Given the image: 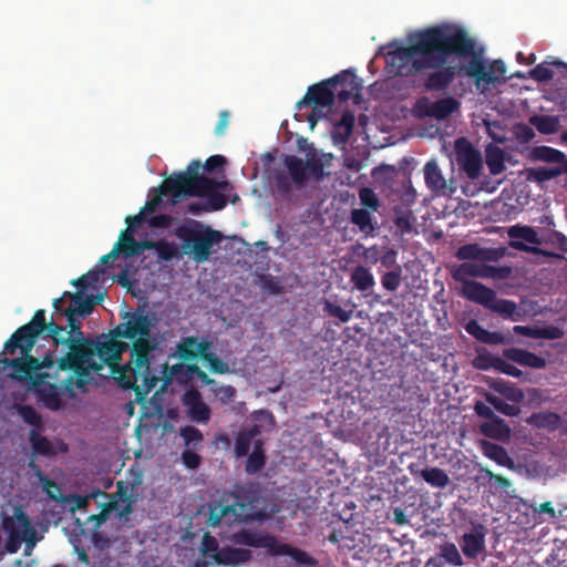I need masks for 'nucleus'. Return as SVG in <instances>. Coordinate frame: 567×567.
Wrapping results in <instances>:
<instances>
[{"label":"nucleus","instance_id":"nucleus-36","mask_svg":"<svg viewBox=\"0 0 567 567\" xmlns=\"http://www.w3.org/2000/svg\"><path fill=\"white\" fill-rule=\"evenodd\" d=\"M485 162L492 175H498L506 169L505 152L499 146L489 144L486 147Z\"/></svg>","mask_w":567,"mask_h":567},{"label":"nucleus","instance_id":"nucleus-2","mask_svg":"<svg viewBox=\"0 0 567 567\" xmlns=\"http://www.w3.org/2000/svg\"><path fill=\"white\" fill-rule=\"evenodd\" d=\"M409 40L408 47H400L398 42L393 41L381 48V53L385 59L386 74L409 76L429 70L430 66L439 65L443 62L440 56L425 58L433 50H464L460 38L450 34L446 29H439L437 25L415 32L410 35Z\"/></svg>","mask_w":567,"mask_h":567},{"label":"nucleus","instance_id":"nucleus-50","mask_svg":"<svg viewBox=\"0 0 567 567\" xmlns=\"http://www.w3.org/2000/svg\"><path fill=\"white\" fill-rule=\"evenodd\" d=\"M485 400L488 404H491L496 411L506 415V416H517L519 413V408L515 404H509L505 402L503 399L492 394L485 393Z\"/></svg>","mask_w":567,"mask_h":567},{"label":"nucleus","instance_id":"nucleus-28","mask_svg":"<svg viewBox=\"0 0 567 567\" xmlns=\"http://www.w3.org/2000/svg\"><path fill=\"white\" fill-rule=\"evenodd\" d=\"M134 233H130V230H122L118 240L115 243V247L121 249V254L125 257H134L142 254L146 248L145 243H138L134 236Z\"/></svg>","mask_w":567,"mask_h":567},{"label":"nucleus","instance_id":"nucleus-30","mask_svg":"<svg viewBox=\"0 0 567 567\" xmlns=\"http://www.w3.org/2000/svg\"><path fill=\"white\" fill-rule=\"evenodd\" d=\"M43 430L31 429L29 431V442L33 454L42 456H54L56 451L53 443L41 434Z\"/></svg>","mask_w":567,"mask_h":567},{"label":"nucleus","instance_id":"nucleus-19","mask_svg":"<svg viewBox=\"0 0 567 567\" xmlns=\"http://www.w3.org/2000/svg\"><path fill=\"white\" fill-rule=\"evenodd\" d=\"M40 334L30 328V326L23 324L19 327L12 336L4 343V352L14 354L19 348L22 355H27L31 352L37 338Z\"/></svg>","mask_w":567,"mask_h":567},{"label":"nucleus","instance_id":"nucleus-34","mask_svg":"<svg viewBox=\"0 0 567 567\" xmlns=\"http://www.w3.org/2000/svg\"><path fill=\"white\" fill-rule=\"evenodd\" d=\"M513 330L516 334L535 339H558L563 336L561 330L556 327L538 328L529 326H515Z\"/></svg>","mask_w":567,"mask_h":567},{"label":"nucleus","instance_id":"nucleus-33","mask_svg":"<svg viewBox=\"0 0 567 567\" xmlns=\"http://www.w3.org/2000/svg\"><path fill=\"white\" fill-rule=\"evenodd\" d=\"M38 399L43 403V405L51 410L58 411L62 406V399L59 392V389L55 384H43L42 386L35 390Z\"/></svg>","mask_w":567,"mask_h":567},{"label":"nucleus","instance_id":"nucleus-38","mask_svg":"<svg viewBox=\"0 0 567 567\" xmlns=\"http://www.w3.org/2000/svg\"><path fill=\"white\" fill-rule=\"evenodd\" d=\"M214 558L219 565H238L250 558V551L243 548H223Z\"/></svg>","mask_w":567,"mask_h":567},{"label":"nucleus","instance_id":"nucleus-13","mask_svg":"<svg viewBox=\"0 0 567 567\" xmlns=\"http://www.w3.org/2000/svg\"><path fill=\"white\" fill-rule=\"evenodd\" d=\"M468 58L471 60L466 65V76L475 79L477 86L481 82L493 84L505 76L506 65L502 60H494L486 65L484 60L475 52Z\"/></svg>","mask_w":567,"mask_h":567},{"label":"nucleus","instance_id":"nucleus-42","mask_svg":"<svg viewBox=\"0 0 567 567\" xmlns=\"http://www.w3.org/2000/svg\"><path fill=\"white\" fill-rule=\"evenodd\" d=\"M289 556L291 557L296 563L300 565H312L315 564V559L309 556L306 551L292 547L291 545L278 543L277 550L275 556Z\"/></svg>","mask_w":567,"mask_h":567},{"label":"nucleus","instance_id":"nucleus-5","mask_svg":"<svg viewBox=\"0 0 567 567\" xmlns=\"http://www.w3.org/2000/svg\"><path fill=\"white\" fill-rule=\"evenodd\" d=\"M332 159V154L318 153L315 148L307 152L306 161L297 155H284V168L276 169L274 174L277 192L286 197L302 189L310 181H322L324 168L331 165Z\"/></svg>","mask_w":567,"mask_h":567},{"label":"nucleus","instance_id":"nucleus-48","mask_svg":"<svg viewBox=\"0 0 567 567\" xmlns=\"http://www.w3.org/2000/svg\"><path fill=\"white\" fill-rule=\"evenodd\" d=\"M439 558L453 567L463 566V558L454 543H444L440 547Z\"/></svg>","mask_w":567,"mask_h":567},{"label":"nucleus","instance_id":"nucleus-26","mask_svg":"<svg viewBox=\"0 0 567 567\" xmlns=\"http://www.w3.org/2000/svg\"><path fill=\"white\" fill-rule=\"evenodd\" d=\"M527 424L547 431H556L560 423V415L550 411L534 412L526 419Z\"/></svg>","mask_w":567,"mask_h":567},{"label":"nucleus","instance_id":"nucleus-59","mask_svg":"<svg viewBox=\"0 0 567 567\" xmlns=\"http://www.w3.org/2000/svg\"><path fill=\"white\" fill-rule=\"evenodd\" d=\"M401 268L396 266L393 270L382 276L381 285L388 291H395L401 286Z\"/></svg>","mask_w":567,"mask_h":567},{"label":"nucleus","instance_id":"nucleus-15","mask_svg":"<svg viewBox=\"0 0 567 567\" xmlns=\"http://www.w3.org/2000/svg\"><path fill=\"white\" fill-rule=\"evenodd\" d=\"M182 405L185 408L187 419L196 424H208L212 419V409L203 400L200 392L190 388L181 396Z\"/></svg>","mask_w":567,"mask_h":567},{"label":"nucleus","instance_id":"nucleus-56","mask_svg":"<svg viewBox=\"0 0 567 567\" xmlns=\"http://www.w3.org/2000/svg\"><path fill=\"white\" fill-rule=\"evenodd\" d=\"M147 248H155L159 259L169 261L176 256V247L173 243L159 240L156 243L146 241Z\"/></svg>","mask_w":567,"mask_h":567},{"label":"nucleus","instance_id":"nucleus-44","mask_svg":"<svg viewBox=\"0 0 567 567\" xmlns=\"http://www.w3.org/2000/svg\"><path fill=\"white\" fill-rule=\"evenodd\" d=\"M142 484V476L140 474L135 475L131 482L118 481L116 483V492L120 502H126L136 499L134 492Z\"/></svg>","mask_w":567,"mask_h":567},{"label":"nucleus","instance_id":"nucleus-9","mask_svg":"<svg viewBox=\"0 0 567 567\" xmlns=\"http://www.w3.org/2000/svg\"><path fill=\"white\" fill-rule=\"evenodd\" d=\"M464 298L467 300L482 305L484 308L491 310L512 321H518L522 318L520 310L513 300L498 299L496 292L481 282H467L464 288Z\"/></svg>","mask_w":567,"mask_h":567},{"label":"nucleus","instance_id":"nucleus-55","mask_svg":"<svg viewBox=\"0 0 567 567\" xmlns=\"http://www.w3.org/2000/svg\"><path fill=\"white\" fill-rule=\"evenodd\" d=\"M513 270L509 266H492L483 262L481 278L506 280L511 277Z\"/></svg>","mask_w":567,"mask_h":567},{"label":"nucleus","instance_id":"nucleus-4","mask_svg":"<svg viewBox=\"0 0 567 567\" xmlns=\"http://www.w3.org/2000/svg\"><path fill=\"white\" fill-rule=\"evenodd\" d=\"M228 183L218 182L206 177L202 172V162L192 161L184 172L171 175L166 178V186L174 193V203L188 197H205L208 212L220 210L227 205L224 194L217 192L225 189Z\"/></svg>","mask_w":567,"mask_h":567},{"label":"nucleus","instance_id":"nucleus-54","mask_svg":"<svg viewBox=\"0 0 567 567\" xmlns=\"http://www.w3.org/2000/svg\"><path fill=\"white\" fill-rule=\"evenodd\" d=\"M511 238H519L533 245H539L540 240L537 231L529 226H514L508 230Z\"/></svg>","mask_w":567,"mask_h":567},{"label":"nucleus","instance_id":"nucleus-14","mask_svg":"<svg viewBox=\"0 0 567 567\" xmlns=\"http://www.w3.org/2000/svg\"><path fill=\"white\" fill-rule=\"evenodd\" d=\"M455 162L470 179L478 178L483 165L482 155L465 137L455 141Z\"/></svg>","mask_w":567,"mask_h":567},{"label":"nucleus","instance_id":"nucleus-39","mask_svg":"<svg viewBox=\"0 0 567 567\" xmlns=\"http://www.w3.org/2000/svg\"><path fill=\"white\" fill-rule=\"evenodd\" d=\"M264 445V441H257L255 444V449H252V452L248 455L245 464V472L248 475L257 474L265 467L266 454Z\"/></svg>","mask_w":567,"mask_h":567},{"label":"nucleus","instance_id":"nucleus-60","mask_svg":"<svg viewBox=\"0 0 567 567\" xmlns=\"http://www.w3.org/2000/svg\"><path fill=\"white\" fill-rule=\"evenodd\" d=\"M480 473L482 478H488L491 487L507 489L512 485L507 477L495 474L488 468H481Z\"/></svg>","mask_w":567,"mask_h":567},{"label":"nucleus","instance_id":"nucleus-62","mask_svg":"<svg viewBox=\"0 0 567 567\" xmlns=\"http://www.w3.org/2000/svg\"><path fill=\"white\" fill-rule=\"evenodd\" d=\"M357 290L365 291L374 284L373 276L362 266H357L355 270Z\"/></svg>","mask_w":567,"mask_h":567},{"label":"nucleus","instance_id":"nucleus-63","mask_svg":"<svg viewBox=\"0 0 567 567\" xmlns=\"http://www.w3.org/2000/svg\"><path fill=\"white\" fill-rule=\"evenodd\" d=\"M413 216L410 210L395 209L394 224L402 233H410L413 228Z\"/></svg>","mask_w":567,"mask_h":567},{"label":"nucleus","instance_id":"nucleus-22","mask_svg":"<svg viewBox=\"0 0 567 567\" xmlns=\"http://www.w3.org/2000/svg\"><path fill=\"white\" fill-rule=\"evenodd\" d=\"M465 331L474 337L477 341L486 344H505L509 342V338L497 331H488L478 323L477 320L471 319L465 324Z\"/></svg>","mask_w":567,"mask_h":567},{"label":"nucleus","instance_id":"nucleus-27","mask_svg":"<svg viewBox=\"0 0 567 567\" xmlns=\"http://www.w3.org/2000/svg\"><path fill=\"white\" fill-rule=\"evenodd\" d=\"M483 262H463L458 265L453 271L452 277L454 280L462 282V296L464 297V288L467 282H476L468 280V278H481Z\"/></svg>","mask_w":567,"mask_h":567},{"label":"nucleus","instance_id":"nucleus-32","mask_svg":"<svg viewBox=\"0 0 567 567\" xmlns=\"http://www.w3.org/2000/svg\"><path fill=\"white\" fill-rule=\"evenodd\" d=\"M151 372L159 377L157 383L163 381V388L171 383L173 378L178 380H181L182 375L190 378L187 372V365L184 363H175L171 367L167 363H164L161 365V369L151 367Z\"/></svg>","mask_w":567,"mask_h":567},{"label":"nucleus","instance_id":"nucleus-1","mask_svg":"<svg viewBox=\"0 0 567 567\" xmlns=\"http://www.w3.org/2000/svg\"><path fill=\"white\" fill-rule=\"evenodd\" d=\"M125 322L111 331V338L94 341L76 336L65 338L69 351L58 360L60 370L73 371L78 388H83L90 371H99L102 364L94 362L97 355L102 363L117 372L116 380L123 389L133 390L135 400L142 403L157 385L158 378L151 372V354L157 343L151 338L152 320L143 312H125Z\"/></svg>","mask_w":567,"mask_h":567},{"label":"nucleus","instance_id":"nucleus-23","mask_svg":"<svg viewBox=\"0 0 567 567\" xmlns=\"http://www.w3.org/2000/svg\"><path fill=\"white\" fill-rule=\"evenodd\" d=\"M503 357L517 364L533 369H544L546 360L536 353L519 348H507L503 350Z\"/></svg>","mask_w":567,"mask_h":567},{"label":"nucleus","instance_id":"nucleus-20","mask_svg":"<svg viewBox=\"0 0 567 567\" xmlns=\"http://www.w3.org/2000/svg\"><path fill=\"white\" fill-rule=\"evenodd\" d=\"M213 348V342L198 341L197 337L189 336L182 338L176 346V355L183 361H195L203 358V353Z\"/></svg>","mask_w":567,"mask_h":567},{"label":"nucleus","instance_id":"nucleus-29","mask_svg":"<svg viewBox=\"0 0 567 567\" xmlns=\"http://www.w3.org/2000/svg\"><path fill=\"white\" fill-rule=\"evenodd\" d=\"M567 173V165H556L551 167H533L527 169V181L537 184L551 181L561 174Z\"/></svg>","mask_w":567,"mask_h":567},{"label":"nucleus","instance_id":"nucleus-12","mask_svg":"<svg viewBox=\"0 0 567 567\" xmlns=\"http://www.w3.org/2000/svg\"><path fill=\"white\" fill-rule=\"evenodd\" d=\"M0 364H2L3 368L10 367L13 369V372L9 374L11 379L27 381L39 370L52 368L54 365V360L51 353L45 354L41 361L38 358L30 355V353L22 358L14 359L2 357V353H0Z\"/></svg>","mask_w":567,"mask_h":567},{"label":"nucleus","instance_id":"nucleus-47","mask_svg":"<svg viewBox=\"0 0 567 567\" xmlns=\"http://www.w3.org/2000/svg\"><path fill=\"white\" fill-rule=\"evenodd\" d=\"M35 475L39 478L42 488L51 499L55 502H66L68 497L61 494V488L54 481L42 473V471L39 468L37 470Z\"/></svg>","mask_w":567,"mask_h":567},{"label":"nucleus","instance_id":"nucleus-43","mask_svg":"<svg viewBox=\"0 0 567 567\" xmlns=\"http://www.w3.org/2000/svg\"><path fill=\"white\" fill-rule=\"evenodd\" d=\"M16 410L25 424L31 425L32 429L44 430L43 419L32 405L18 404Z\"/></svg>","mask_w":567,"mask_h":567},{"label":"nucleus","instance_id":"nucleus-51","mask_svg":"<svg viewBox=\"0 0 567 567\" xmlns=\"http://www.w3.org/2000/svg\"><path fill=\"white\" fill-rule=\"evenodd\" d=\"M359 198L363 209H369L373 213H380L382 204L373 189L369 187L360 188Z\"/></svg>","mask_w":567,"mask_h":567},{"label":"nucleus","instance_id":"nucleus-57","mask_svg":"<svg viewBox=\"0 0 567 567\" xmlns=\"http://www.w3.org/2000/svg\"><path fill=\"white\" fill-rule=\"evenodd\" d=\"M256 442L248 437L243 431H239L235 439L234 453L237 458L248 455L250 447L255 449Z\"/></svg>","mask_w":567,"mask_h":567},{"label":"nucleus","instance_id":"nucleus-37","mask_svg":"<svg viewBox=\"0 0 567 567\" xmlns=\"http://www.w3.org/2000/svg\"><path fill=\"white\" fill-rule=\"evenodd\" d=\"M354 127V113L350 110H347L341 121L333 128V140L337 145H342L348 141V137L351 135L352 130Z\"/></svg>","mask_w":567,"mask_h":567},{"label":"nucleus","instance_id":"nucleus-7","mask_svg":"<svg viewBox=\"0 0 567 567\" xmlns=\"http://www.w3.org/2000/svg\"><path fill=\"white\" fill-rule=\"evenodd\" d=\"M439 29H446L450 34L456 35L461 40V45L463 47V51H458L455 49L447 50H433L429 55H425L427 59H434L440 56L443 60L442 63L435 66H430L429 70H433L430 72L424 80V87L429 92H441L445 91L456 76L466 75V65L461 61L457 63H453L452 61L447 63L451 56H456L458 59H466L470 55H473L475 41L472 39L467 32L458 25L442 23L437 24Z\"/></svg>","mask_w":567,"mask_h":567},{"label":"nucleus","instance_id":"nucleus-35","mask_svg":"<svg viewBox=\"0 0 567 567\" xmlns=\"http://www.w3.org/2000/svg\"><path fill=\"white\" fill-rule=\"evenodd\" d=\"M413 475H420L429 485L436 488H445L450 484V477L446 472L440 467H425L421 471L414 472Z\"/></svg>","mask_w":567,"mask_h":567},{"label":"nucleus","instance_id":"nucleus-64","mask_svg":"<svg viewBox=\"0 0 567 567\" xmlns=\"http://www.w3.org/2000/svg\"><path fill=\"white\" fill-rule=\"evenodd\" d=\"M187 372L189 377L197 378L202 385H208L212 388H216L218 382L214 379H212L205 371H203L197 364L190 363L187 364Z\"/></svg>","mask_w":567,"mask_h":567},{"label":"nucleus","instance_id":"nucleus-18","mask_svg":"<svg viewBox=\"0 0 567 567\" xmlns=\"http://www.w3.org/2000/svg\"><path fill=\"white\" fill-rule=\"evenodd\" d=\"M487 528L478 524L474 526L471 533H465L460 540L461 549L464 556L468 559H476L480 555L486 550L485 537Z\"/></svg>","mask_w":567,"mask_h":567},{"label":"nucleus","instance_id":"nucleus-49","mask_svg":"<svg viewBox=\"0 0 567 567\" xmlns=\"http://www.w3.org/2000/svg\"><path fill=\"white\" fill-rule=\"evenodd\" d=\"M105 270L102 268H93L86 274L71 281V284L78 287L80 290H85L91 287H95L101 278L104 276Z\"/></svg>","mask_w":567,"mask_h":567},{"label":"nucleus","instance_id":"nucleus-41","mask_svg":"<svg viewBox=\"0 0 567 567\" xmlns=\"http://www.w3.org/2000/svg\"><path fill=\"white\" fill-rule=\"evenodd\" d=\"M245 543L252 547L266 548L272 556H275L279 540L275 536L269 534H246Z\"/></svg>","mask_w":567,"mask_h":567},{"label":"nucleus","instance_id":"nucleus-46","mask_svg":"<svg viewBox=\"0 0 567 567\" xmlns=\"http://www.w3.org/2000/svg\"><path fill=\"white\" fill-rule=\"evenodd\" d=\"M178 435L182 437L187 449L197 450L202 447L204 441L203 433L193 425H185L179 427Z\"/></svg>","mask_w":567,"mask_h":567},{"label":"nucleus","instance_id":"nucleus-58","mask_svg":"<svg viewBox=\"0 0 567 567\" xmlns=\"http://www.w3.org/2000/svg\"><path fill=\"white\" fill-rule=\"evenodd\" d=\"M489 361L491 365L501 373L513 378H520L523 375V372L517 367L501 358L493 357Z\"/></svg>","mask_w":567,"mask_h":567},{"label":"nucleus","instance_id":"nucleus-17","mask_svg":"<svg viewBox=\"0 0 567 567\" xmlns=\"http://www.w3.org/2000/svg\"><path fill=\"white\" fill-rule=\"evenodd\" d=\"M25 324L30 326V328L37 331L39 334H42L44 332L47 337L53 340V343L55 346L62 344L68 347V341H65L66 337L61 336L63 332H66L65 327L60 326L54 321L48 322L45 317V310H37L31 321Z\"/></svg>","mask_w":567,"mask_h":567},{"label":"nucleus","instance_id":"nucleus-6","mask_svg":"<svg viewBox=\"0 0 567 567\" xmlns=\"http://www.w3.org/2000/svg\"><path fill=\"white\" fill-rule=\"evenodd\" d=\"M354 95V69L349 68L340 73L322 80L308 87L306 95L296 104L300 112L303 107L312 105L307 116L310 127L313 128L317 120L324 115L323 110L333 105L337 97L339 105L347 103Z\"/></svg>","mask_w":567,"mask_h":567},{"label":"nucleus","instance_id":"nucleus-21","mask_svg":"<svg viewBox=\"0 0 567 567\" xmlns=\"http://www.w3.org/2000/svg\"><path fill=\"white\" fill-rule=\"evenodd\" d=\"M423 104L425 106L424 114L437 120H445L460 107V102L452 96L443 97L432 103L425 99L417 101L419 109H421Z\"/></svg>","mask_w":567,"mask_h":567},{"label":"nucleus","instance_id":"nucleus-52","mask_svg":"<svg viewBox=\"0 0 567 567\" xmlns=\"http://www.w3.org/2000/svg\"><path fill=\"white\" fill-rule=\"evenodd\" d=\"M154 190H155V196L152 197L150 200H147L145 206L141 209V212H143L144 216L146 214L154 213L158 208V206L162 203L163 195H171L172 203L175 204L174 203V193L172 190H169L168 187L166 186V179L158 188H156Z\"/></svg>","mask_w":567,"mask_h":567},{"label":"nucleus","instance_id":"nucleus-8","mask_svg":"<svg viewBox=\"0 0 567 567\" xmlns=\"http://www.w3.org/2000/svg\"><path fill=\"white\" fill-rule=\"evenodd\" d=\"M175 234L183 243L185 252L192 255L197 262L207 261L213 252V247L223 240L219 230L193 219L178 226Z\"/></svg>","mask_w":567,"mask_h":567},{"label":"nucleus","instance_id":"nucleus-24","mask_svg":"<svg viewBox=\"0 0 567 567\" xmlns=\"http://www.w3.org/2000/svg\"><path fill=\"white\" fill-rule=\"evenodd\" d=\"M480 433L495 441L507 442L511 439L512 430L505 420L495 416L480 425Z\"/></svg>","mask_w":567,"mask_h":567},{"label":"nucleus","instance_id":"nucleus-45","mask_svg":"<svg viewBox=\"0 0 567 567\" xmlns=\"http://www.w3.org/2000/svg\"><path fill=\"white\" fill-rule=\"evenodd\" d=\"M373 212L369 209L357 208L355 224L360 231L371 235L373 234L379 225L378 219L372 215Z\"/></svg>","mask_w":567,"mask_h":567},{"label":"nucleus","instance_id":"nucleus-10","mask_svg":"<svg viewBox=\"0 0 567 567\" xmlns=\"http://www.w3.org/2000/svg\"><path fill=\"white\" fill-rule=\"evenodd\" d=\"M101 299L102 296H84L80 291L74 292L73 298L70 299V305L62 310V317L66 318L70 328L66 338L82 336V320L92 313L94 305Z\"/></svg>","mask_w":567,"mask_h":567},{"label":"nucleus","instance_id":"nucleus-40","mask_svg":"<svg viewBox=\"0 0 567 567\" xmlns=\"http://www.w3.org/2000/svg\"><path fill=\"white\" fill-rule=\"evenodd\" d=\"M481 449L483 451V454L486 457L495 461L497 464H499V465L512 464V460L508 456L507 451L502 445H498L496 443H493V442H489L486 440H482Z\"/></svg>","mask_w":567,"mask_h":567},{"label":"nucleus","instance_id":"nucleus-16","mask_svg":"<svg viewBox=\"0 0 567 567\" xmlns=\"http://www.w3.org/2000/svg\"><path fill=\"white\" fill-rule=\"evenodd\" d=\"M505 255L504 248H486L478 244H465L457 248L455 257L458 260H472L481 262H495Z\"/></svg>","mask_w":567,"mask_h":567},{"label":"nucleus","instance_id":"nucleus-3","mask_svg":"<svg viewBox=\"0 0 567 567\" xmlns=\"http://www.w3.org/2000/svg\"><path fill=\"white\" fill-rule=\"evenodd\" d=\"M208 526L218 527L223 520L227 524L249 522L265 517L266 502L258 483L235 484L231 491H224L217 499L207 505Z\"/></svg>","mask_w":567,"mask_h":567},{"label":"nucleus","instance_id":"nucleus-25","mask_svg":"<svg viewBox=\"0 0 567 567\" xmlns=\"http://www.w3.org/2000/svg\"><path fill=\"white\" fill-rule=\"evenodd\" d=\"M529 157L535 162L567 165V156L564 152L546 145L533 147Z\"/></svg>","mask_w":567,"mask_h":567},{"label":"nucleus","instance_id":"nucleus-53","mask_svg":"<svg viewBox=\"0 0 567 567\" xmlns=\"http://www.w3.org/2000/svg\"><path fill=\"white\" fill-rule=\"evenodd\" d=\"M202 360L208 364V369L212 373L226 374L230 372L229 364L218 358L212 349L203 353Z\"/></svg>","mask_w":567,"mask_h":567},{"label":"nucleus","instance_id":"nucleus-11","mask_svg":"<svg viewBox=\"0 0 567 567\" xmlns=\"http://www.w3.org/2000/svg\"><path fill=\"white\" fill-rule=\"evenodd\" d=\"M2 528L8 534L7 549L10 553H16L22 542L31 540L35 534L29 517L20 507L12 516L3 517Z\"/></svg>","mask_w":567,"mask_h":567},{"label":"nucleus","instance_id":"nucleus-61","mask_svg":"<svg viewBox=\"0 0 567 567\" xmlns=\"http://www.w3.org/2000/svg\"><path fill=\"white\" fill-rule=\"evenodd\" d=\"M533 123L535 124L536 128L543 133V134H553L557 131L558 127V121L554 116H539L536 117Z\"/></svg>","mask_w":567,"mask_h":567},{"label":"nucleus","instance_id":"nucleus-31","mask_svg":"<svg viewBox=\"0 0 567 567\" xmlns=\"http://www.w3.org/2000/svg\"><path fill=\"white\" fill-rule=\"evenodd\" d=\"M424 179L426 186L434 193L444 192L446 188L445 178L435 161H430L425 164Z\"/></svg>","mask_w":567,"mask_h":567}]
</instances>
